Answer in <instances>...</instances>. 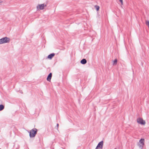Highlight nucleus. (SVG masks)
I'll return each mask as SVG.
<instances>
[{"label": "nucleus", "mask_w": 149, "mask_h": 149, "mask_svg": "<svg viewBox=\"0 0 149 149\" xmlns=\"http://www.w3.org/2000/svg\"><path fill=\"white\" fill-rule=\"evenodd\" d=\"M38 130L36 128H33L30 130L29 133L30 138L34 137L37 134Z\"/></svg>", "instance_id": "nucleus-1"}, {"label": "nucleus", "mask_w": 149, "mask_h": 149, "mask_svg": "<svg viewBox=\"0 0 149 149\" xmlns=\"http://www.w3.org/2000/svg\"><path fill=\"white\" fill-rule=\"evenodd\" d=\"M10 40L9 38L7 37H4L0 39V44L9 43Z\"/></svg>", "instance_id": "nucleus-2"}, {"label": "nucleus", "mask_w": 149, "mask_h": 149, "mask_svg": "<svg viewBox=\"0 0 149 149\" xmlns=\"http://www.w3.org/2000/svg\"><path fill=\"white\" fill-rule=\"evenodd\" d=\"M46 5L44 3L38 4L37 6V9L38 10H42L44 8L45 6H46Z\"/></svg>", "instance_id": "nucleus-3"}, {"label": "nucleus", "mask_w": 149, "mask_h": 149, "mask_svg": "<svg viewBox=\"0 0 149 149\" xmlns=\"http://www.w3.org/2000/svg\"><path fill=\"white\" fill-rule=\"evenodd\" d=\"M137 121L138 123L144 125L145 124V122L143 120L142 118H139L137 119Z\"/></svg>", "instance_id": "nucleus-4"}, {"label": "nucleus", "mask_w": 149, "mask_h": 149, "mask_svg": "<svg viewBox=\"0 0 149 149\" xmlns=\"http://www.w3.org/2000/svg\"><path fill=\"white\" fill-rule=\"evenodd\" d=\"M103 145V141H102L98 143L96 147H97V148H100L101 149H102Z\"/></svg>", "instance_id": "nucleus-5"}, {"label": "nucleus", "mask_w": 149, "mask_h": 149, "mask_svg": "<svg viewBox=\"0 0 149 149\" xmlns=\"http://www.w3.org/2000/svg\"><path fill=\"white\" fill-rule=\"evenodd\" d=\"M52 74L51 72L48 75L47 78V80L49 81H50L52 77Z\"/></svg>", "instance_id": "nucleus-6"}, {"label": "nucleus", "mask_w": 149, "mask_h": 149, "mask_svg": "<svg viewBox=\"0 0 149 149\" xmlns=\"http://www.w3.org/2000/svg\"><path fill=\"white\" fill-rule=\"evenodd\" d=\"M55 54L52 53L49 54L47 56V58L50 60L52 59V58L54 56Z\"/></svg>", "instance_id": "nucleus-7"}, {"label": "nucleus", "mask_w": 149, "mask_h": 149, "mask_svg": "<svg viewBox=\"0 0 149 149\" xmlns=\"http://www.w3.org/2000/svg\"><path fill=\"white\" fill-rule=\"evenodd\" d=\"M87 60L86 59L83 58L80 61V63L84 65L87 63Z\"/></svg>", "instance_id": "nucleus-8"}, {"label": "nucleus", "mask_w": 149, "mask_h": 149, "mask_svg": "<svg viewBox=\"0 0 149 149\" xmlns=\"http://www.w3.org/2000/svg\"><path fill=\"white\" fill-rule=\"evenodd\" d=\"M139 142L141 144L142 146H143L144 144V139H141L139 141Z\"/></svg>", "instance_id": "nucleus-9"}, {"label": "nucleus", "mask_w": 149, "mask_h": 149, "mask_svg": "<svg viewBox=\"0 0 149 149\" xmlns=\"http://www.w3.org/2000/svg\"><path fill=\"white\" fill-rule=\"evenodd\" d=\"M4 108V106L3 104H0V111L3 110Z\"/></svg>", "instance_id": "nucleus-10"}, {"label": "nucleus", "mask_w": 149, "mask_h": 149, "mask_svg": "<svg viewBox=\"0 0 149 149\" xmlns=\"http://www.w3.org/2000/svg\"><path fill=\"white\" fill-rule=\"evenodd\" d=\"M117 60L116 58L113 61V65H115L117 63Z\"/></svg>", "instance_id": "nucleus-11"}, {"label": "nucleus", "mask_w": 149, "mask_h": 149, "mask_svg": "<svg viewBox=\"0 0 149 149\" xmlns=\"http://www.w3.org/2000/svg\"><path fill=\"white\" fill-rule=\"evenodd\" d=\"M94 7H95V8L96 10L97 11L99 10L100 7L99 6L97 5H96Z\"/></svg>", "instance_id": "nucleus-12"}, {"label": "nucleus", "mask_w": 149, "mask_h": 149, "mask_svg": "<svg viewBox=\"0 0 149 149\" xmlns=\"http://www.w3.org/2000/svg\"><path fill=\"white\" fill-rule=\"evenodd\" d=\"M120 2L121 3V5H123V0H119Z\"/></svg>", "instance_id": "nucleus-13"}, {"label": "nucleus", "mask_w": 149, "mask_h": 149, "mask_svg": "<svg viewBox=\"0 0 149 149\" xmlns=\"http://www.w3.org/2000/svg\"><path fill=\"white\" fill-rule=\"evenodd\" d=\"M146 24L147 25L149 26V21H146Z\"/></svg>", "instance_id": "nucleus-14"}, {"label": "nucleus", "mask_w": 149, "mask_h": 149, "mask_svg": "<svg viewBox=\"0 0 149 149\" xmlns=\"http://www.w3.org/2000/svg\"><path fill=\"white\" fill-rule=\"evenodd\" d=\"M57 127V128H58V126H59V124L58 123H57L56 124V125Z\"/></svg>", "instance_id": "nucleus-15"}, {"label": "nucleus", "mask_w": 149, "mask_h": 149, "mask_svg": "<svg viewBox=\"0 0 149 149\" xmlns=\"http://www.w3.org/2000/svg\"><path fill=\"white\" fill-rule=\"evenodd\" d=\"M95 149H101L100 148H97V147H96Z\"/></svg>", "instance_id": "nucleus-16"}, {"label": "nucleus", "mask_w": 149, "mask_h": 149, "mask_svg": "<svg viewBox=\"0 0 149 149\" xmlns=\"http://www.w3.org/2000/svg\"><path fill=\"white\" fill-rule=\"evenodd\" d=\"M19 92L21 93H23V92H22V91H19Z\"/></svg>", "instance_id": "nucleus-17"}, {"label": "nucleus", "mask_w": 149, "mask_h": 149, "mask_svg": "<svg viewBox=\"0 0 149 149\" xmlns=\"http://www.w3.org/2000/svg\"><path fill=\"white\" fill-rule=\"evenodd\" d=\"M2 2L3 1H2L0 0V3H2Z\"/></svg>", "instance_id": "nucleus-18"}, {"label": "nucleus", "mask_w": 149, "mask_h": 149, "mask_svg": "<svg viewBox=\"0 0 149 149\" xmlns=\"http://www.w3.org/2000/svg\"><path fill=\"white\" fill-rule=\"evenodd\" d=\"M129 44H130V43H129Z\"/></svg>", "instance_id": "nucleus-19"}, {"label": "nucleus", "mask_w": 149, "mask_h": 149, "mask_svg": "<svg viewBox=\"0 0 149 149\" xmlns=\"http://www.w3.org/2000/svg\"><path fill=\"white\" fill-rule=\"evenodd\" d=\"M114 149H117L116 148H115Z\"/></svg>", "instance_id": "nucleus-20"}, {"label": "nucleus", "mask_w": 149, "mask_h": 149, "mask_svg": "<svg viewBox=\"0 0 149 149\" xmlns=\"http://www.w3.org/2000/svg\"><path fill=\"white\" fill-rule=\"evenodd\" d=\"M63 148V149H64L63 148Z\"/></svg>", "instance_id": "nucleus-21"}]
</instances>
